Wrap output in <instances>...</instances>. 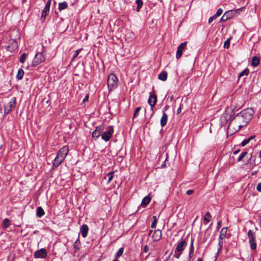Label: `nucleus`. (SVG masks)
Listing matches in <instances>:
<instances>
[{
    "mask_svg": "<svg viewBox=\"0 0 261 261\" xmlns=\"http://www.w3.org/2000/svg\"><path fill=\"white\" fill-rule=\"evenodd\" d=\"M254 114V111L252 108H247L238 114L234 118V121L238 125L239 127L241 128L250 121Z\"/></svg>",
    "mask_w": 261,
    "mask_h": 261,
    "instance_id": "1",
    "label": "nucleus"
},
{
    "mask_svg": "<svg viewBox=\"0 0 261 261\" xmlns=\"http://www.w3.org/2000/svg\"><path fill=\"white\" fill-rule=\"evenodd\" d=\"M68 151L69 148L67 146H64L60 149L54 160L53 167L57 168L62 164L67 155Z\"/></svg>",
    "mask_w": 261,
    "mask_h": 261,
    "instance_id": "2",
    "label": "nucleus"
},
{
    "mask_svg": "<svg viewBox=\"0 0 261 261\" xmlns=\"http://www.w3.org/2000/svg\"><path fill=\"white\" fill-rule=\"evenodd\" d=\"M187 243L186 241V239H181V240L178 243L176 248L175 249L174 257L176 258H179L180 255L182 253V251L185 249Z\"/></svg>",
    "mask_w": 261,
    "mask_h": 261,
    "instance_id": "3",
    "label": "nucleus"
},
{
    "mask_svg": "<svg viewBox=\"0 0 261 261\" xmlns=\"http://www.w3.org/2000/svg\"><path fill=\"white\" fill-rule=\"evenodd\" d=\"M118 79L115 74L111 73L109 75L107 80V85L109 90H111L117 85Z\"/></svg>",
    "mask_w": 261,
    "mask_h": 261,
    "instance_id": "4",
    "label": "nucleus"
},
{
    "mask_svg": "<svg viewBox=\"0 0 261 261\" xmlns=\"http://www.w3.org/2000/svg\"><path fill=\"white\" fill-rule=\"evenodd\" d=\"M45 60V58L43 55V51L38 52L33 60V65L36 66L44 62Z\"/></svg>",
    "mask_w": 261,
    "mask_h": 261,
    "instance_id": "5",
    "label": "nucleus"
},
{
    "mask_svg": "<svg viewBox=\"0 0 261 261\" xmlns=\"http://www.w3.org/2000/svg\"><path fill=\"white\" fill-rule=\"evenodd\" d=\"M249 238V243L252 250H254L256 249V244L255 241V234L253 232L252 230H249L247 233Z\"/></svg>",
    "mask_w": 261,
    "mask_h": 261,
    "instance_id": "6",
    "label": "nucleus"
},
{
    "mask_svg": "<svg viewBox=\"0 0 261 261\" xmlns=\"http://www.w3.org/2000/svg\"><path fill=\"white\" fill-rule=\"evenodd\" d=\"M114 133V128L113 126H109L106 130L101 134L102 139L105 141H108L112 137Z\"/></svg>",
    "mask_w": 261,
    "mask_h": 261,
    "instance_id": "7",
    "label": "nucleus"
},
{
    "mask_svg": "<svg viewBox=\"0 0 261 261\" xmlns=\"http://www.w3.org/2000/svg\"><path fill=\"white\" fill-rule=\"evenodd\" d=\"M16 98L13 97L12 100L10 101L7 105L5 106L4 113L8 114L11 111L12 109H14L15 107Z\"/></svg>",
    "mask_w": 261,
    "mask_h": 261,
    "instance_id": "8",
    "label": "nucleus"
},
{
    "mask_svg": "<svg viewBox=\"0 0 261 261\" xmlns=\"http://www.w3.org/2000/svg\"><path fill=\"white\" fill-rule=\"evenodd\" d=\"M47 256V253L45 249L41 248L36 251L34 253V257L36 258H45Z\"/></svg>",
    "mask_w": 261,
    "mask_h": 261,
    "instance_id": "9",
    "label": "nucleus"
},
{
    "mask_svg": "<svg viewBox=\"0 0 261 261\" xmlns=\"http://www.w3.org/2000/svg\"><path fill=\"white\" fill-rule=\"evenodd\" d=\"M187 42H184L182 43H181L177 47L176 54V58L177 59H179L182 56V51L185 48L186 46L187 45Z\"/></svg>",
    "mask_w": 261,
    "mask_h": 261,
    "instance_id": "10",
    "label": "nucleus"
},
{
    "mask_svg": "<svg viewBox=\"0 0 261 261\" xmlns=\"http://www.w3.org/2000/svg\"><path fill=\"white\" fill-rule=\"evenodd\" d=\"M104 129V126L102 125H100L96 127V129L92 133V137L97 138H98Z\"/></svg>",
    "mask_w": 261,
    "mask_h": 261,
    "instance_id": "11",
    "label": "nucleus"
},
{
    "mask_svg": "<svg viewBox=\"0 0 261 261\" xmlns=\"http://www.w3.org/2000/svg\"><path fill=\"white\" fill-rule=\"evenodd\" d=\"M157 101V97L155 94H150L148 102L151 107V110H153V107L155 105Z\"/></svg>",
    "mask_w": 261,
    "mask_h": 261,
    "instance_id": "12",
    "label": "nucleus"
},
{
    "mask_svg": "<svg viewBox=\"0 0 261 261\" xmlns=\"http://www.w3.org/2000/svg\"><path fill=\"white\" fill-rule=\"evenodd\" d=\"M153 241L156 242L160 240L162 238V231L159 229L155 230L152 236Z\"/></svg>",
    "mask_w": 261,
    "mask_h": 261,
    "instance_id": "13",
    "label": "nucleus"
},
{
    "mask_svg": "<svg viewBox=\"0 0 261 261\" xmlns=\"http://www.w3.org/2000/svg\"><path fill=\"white\" fill-rule=\"evenodd\" d=\"M89 230L88 226L86 224H83L80 228V232L83 238H86L87 236Z\"/></svg>",
    "mask_w": 261,
    "mask_h": 261,
    "instance_id": "14",
    "label": "nucleus"
},
{
    "mask_svg": "<svg viewBox=\"0 0 261 261\" xmlns=\"http://www.w3.org/2000/svg\"><path fill=\"white\" fill-rule=\"evenodd\" d=\"M236 13L237 10H231L225 12L224 14L225 15V16H226V18L228 20L232 18L236 15Z\"/></svg>",
    "mask_w": 261,
    "mask_h": 261,
    "instance_id": "15",
    "label": "nucleus"
},
{
    "mask_svg": "<svg viewBox=\"0 0 261 261\" xmlns=\"http://www.w3.org/2000/svg\"><path fill=\"white\" fill-rule=\"evenodd\" d=\"M168 120V115L166 113H163L162 117L161 119V125L162 127L165 126L167 124Z\"/></svg>",
    "mask_w": 261,
    "mask_h": 261,
    "instance_id": "16",
    "label": "nucleus"
},
{
    "mask_svg": "<svg viewBox=\"0 0 261 261\" xmlns=\"http://www.w3.org/2000/svg\"><path fill=\"white\" fill-rule=\"evenodd\" d=\"M81 246V242L79 240V238H78L74 242L73 247L74 252L79 251L80 250V247Z\"/></svg>",
    "mask_w": 261,
    "mask_h": 261,
    "instance_id": "17",
    "label": "nucleus"
},
{
    "mask_svg": "<svg viewBox=\"0 0 261 261\" xmlns=\"http://www.w3.org/2000/svg\"><path fill=\"white\" fill-rule=\"evenodd\" d=\"M151 198L149 197V194L145 197L142 200L141 205L143 206H146L150 201Z\"/></svg>",
    "mask_w": 261,
    "mask_h": 261,
    "instance_id": "18",
    "label": "nucleus"
},
{
    "mask_svg": "<svg viewBox=\"0 0 261 261\" xmlns=\"http://www.w3.org/2000/svg\"><path fill=\"white\" fill-rule=\"evenodd\" d=\"M158 78L159 80H160L162 81H166L167 78V72L165 71H163L158 75Z\"/></svg>",
    "mask_w": 261,
    "mask_h": 261,
    "instance_id": "19",
    "label": "nucleus"
},
{
    "mask_svg": "<svg viewBox=\"0 0 261 261\" xmlns=\"http://www.w3.org/2000/svg\"><path fill=\"white\" fill-rule=\"evenodd\" d=\"M44 215V211L41 206H39L37 208L36 215L38 217L41 218Z\"/></svg>",
    "mask_w": 261,
    "mask_h": 261,
    "instance_id": "20",
    "label": "nucleus"
},
{
    "mask_svg": "<svg viewBox=\"0 0 261 261\" xmlns=\"http://www.w3.org/2000/svg\"><path fill=\"white\" fill-rule=\"evenodd\" d=\"M259 62H260L259 59L256 56H254L252 59L251 64L253 66L255 67V66L258 65V64H259Z\"/></svg>",
    "mask_w": 261,
    "mask_h": 261,
    "instance_id": "21",
    "label": "nucleus"
},
{
    "mask_svg": "<svg viewBox=\"0 0 261 261\" xmlns=\"http://www.w3.org/2000/svg\"><path fill=\"white\" fill-rule=\"evenodd\" d=\"M255 136L254 135H252L250 136L249 138L244 139L241 143V145L242 146H245L251 140L253 139Z\"/></svg>",
    "mask_w": 261,
    "mask_h": 261,
    "instance_id": "22",
    "label": "nucleus"
},
{
    "mask_svg": "<svg viewBox=\"0 0 261 261\" xmlns=\"http://www.w3.org/2000/svg\"><path fill=\"white\" fill-rule=\"evenodd\" d=\"M49 9H48L45 7L44 8L43 10H42V14H41V19L42 21H43L45 20L46 16L47 15L48 12H49Z\"/></svg>",
    "mask_w": 261,
    "mask_h": 261,
    "instance_id": "23",
    "label": "nucleus"
},
{
    "mask_svg": "<svg viewBox=\"0 0 261 261\" xmlns=\"http://www.w3.org/2000/svg\"><path fill=\"white\" fill-rule=\"evenodd\" d=\"M227 231V227H223L220 231L219 237L224 239L226 237Z\"/></svg>",
    "mask_w": 261,
    "mask_h": 261,
    "instance_id": "24",
    "label": "nucleus"
},
{
    "mask_svg": "<svg viewBox=\"0 0 261 261\" xmlns=\"http://www.w3.org/2000/svg\"><path fill=\"white\" fill-rule=\"evenodd\" d=\"M67 7L68 5L66 2L60 3L59 4V9L60 11L65 9Z\"/></svg>",
    "mask_w": 261,
    "mask_h": 261,
    "instance_id": "25",
    "label": "nucleus"
},
{
    "mask_svg": "<svg viewBox=\"0 0 261 261\" xmlns=\"http://www.w3.org/2000/svg\"><path fill=\"white\" fill-rule=\"evenodd\" d=\"M194 238L192 237L191 238V243H190V248H189V252L194 253Z\"/></svg>",
    "mask_w": 261,
    "mask_h": 261,
    "instance_id": "26",
    "label": "nucleus"
},
{
    "mask_svg": "<svg viewBox=\"0 0 261 261\" xmlns=\"http://www.w3.org/2000/svg\"><path fill=\"white\" fill-rule=\"evenodd\" d=\"M249 73V70L248 68H246L244 70H243L239 75V78H241V77L246 75L247 76Z\"/></svg>",
    "mask_w": 261,
    "mask_h": 261,
    "instance_id": "27",
    "label": "nucleus"
},
{
    "mask_svg": "<svg viewBox=\"0 0 261 261\" xmlns=\"http://www.w3.org/2000/svg\"><path fill=\"white\" fill-rule=\"evenodd\" d=\"M24 75V71L22 69H19L17 71V79H21Z\"/></svg>",
    "mask_w": 261,
    "mask_h": 261,
    "instance_id": "28",
    "label": "nucleus"
},
{
    "mask_svg": "<svg viewBox=\"0 0 261 261\" xmlns=\"http://www.w3.org/2000/svg\"><path fill=\"white\" fill-rule=\"evenodd\" d=\"M136 3L137 5V11H139L140 8L142 7L143 2L142 0H136Z\"/></svg>",
    "mask_w": 261,
    "mask_h": 261,
    "instance_id": "29",
    "label": "nucleus"
},
{
    "mask_svg": "<svg viewBox=\"0 0 261 261\" xmlns=\"http://www.w3.org/2000/svg\"><path fill=\"white\" fill-rule=\"evenodd\" d=\"M123 250H124L123 248H119L118 252H117V253L115 255V257L116 258H117L119 257L120 256H121L123 253Z\"/></svg>",
    "mask_w": 261,
    "mask_h": 261,
    "instance_id": "30",
    "label": "nucleus"
},
{
    "mask_svg": "<svg viewBox=\"0 0 261 261\" xmlns=\"http://www.w3.org/2000/svg\"><path fill=\"white\" fill-rule=\"evenodd\" d=\"M15 41H14L12 43H11L10 45H9L7 47L8 50L12 52L15 50L14 48V47L15 44Z\"/></svg>",
    "mask_w": 261,
    "mask_h": 261,
    "instance_id": "31",
    "label": "nucleus"
},
{
    "mask_svg": "<svg viewBox=\"0 0 261 261\" xmlns=\"http://www.w3.org/2000/svg\"><path fill=\"white\" fill-rule=\"evenodd\" d=\"M114 172L113 171H112V172H109L107 176V177H108V183H109L111 181V180H112L113 178V174H114Z\"/></svg>",
    "mask_w": 261,
    "mask_h": 261,
    "instance_id": "32",
    "label": "nucleus"
},
{
    "mask_svg": "<svg viewBox=\"0 0 261 261\" xmlns=\"http://www.w3.org/2000/svg\"><path fill=\"white\" fill-rule=\"evenodd\" d=\"M232 39V37H230L228 38L225 42L224 44V47L228 48L230 46V40Z\"/></svg>",
    "mask_w": 261,
    "mask_h": 261,
    "instance_id": "33",
    "label": "nucleus"
},
{
    "mask_svg": "<svg viewBox=\"0 0 261 261\" xmlns=\"http://www.w3.org/2000/svg\"><path fill=\"white\" fill-rule=\"evenodd\" d=\"M42 102L44 104L46 105L47 107H49L50 104V100L49 98H46V97H44L42 99Z\"/></svg>",
    "mask_w": 261,
    "mask_h": 261,
    "instance_id": "34",
    "label": "nucleus"
},
{
    "mask_svg": "<svg viewBox=\"0 0 261 261\" xmlns=\"http://www.w3.org/2000/svg\"><path fill=\"white\" fill-rule=\"evenodd\" d=\"M204 221L208 222L211 220V215H210V213L207 212L206 214H205L204 218Z\"/></svg>",
    "mask_w": 261,
    "mask_h": 261,
    "instance_id": "35",
    "label": "nucleus"
},
{
    "mask_svg": "<svg viewBox=\"0 0 261 261\" xmlns=\"http://www.w3.org/2000/svg\"><path fill=\"white\" fill-rule=\"evenodd\" d=\"M27 56H28L27 54H26V53L22 54V55L21 56V57L20 58V62L22 63H23L25 62Z\"/></svg>",
    "mask_w": 261,
    "mask_h": 261,
    "instance_id": "36",
    "label": "nucleus"
},
{
    "mask_svg": "<svg viewBox=\"0 0 261 261\" xmlns=\"http://www.w3.org/2000/svg\"><path fill=\"white\" fill-rule=\"evenodd\" d=\"M223 239H224L222 238H220V237L219 238L218 244H219V248L218 249V251H221L222 249V248L223 246Z\"/></svg>",
    "mask_w": 261,
    "mask_h": 261,
    "instance_id": "37",
    "label": "nucleus"
},
{
    "mask_svg": "<svg viewBox=\"0 0 261 261\" xmlns=\"http://www.w3.org/2000/svg\"><path fill=\"white\" fill-rule=\"evenodd\" d=\"M10 221L8 219L6 218L3 221V226L5 228H7L10 225Z\"/></svg>",
    "mask_w": 261,
    "mask_h": 261,
    "instance_id": "38",
    "label": "nucleus"
},
{
    "mask_svg": "<svg viewBox=\"0 0 261 261\" xmlns=\"http://www.w3.org/2000/svg\"><path fill=\"white\" fill-rule=\"evenodd\" d=\"M82 49V48H81V49H77L75 50V53L73 55L72 58L71 59V61H73L77 57V56L79 54V53L80 52V51Z\"/></svg>",
    "mask_w": 261,
    "mask_h": 261,
    "instance_id": "39",
    "label": "nucleus"
},
{
    "mask_svg": "<svg viewBox=\"0 0 261 261\" xmlns=\"http://www.w3.org/2000/svg\"><path fill=\"white\" fill-rule=\"evenodd\" d=\"M247 152L246 151H244L242 152L239 158L238 159V161H241L247 154Z\"/></svg>",
    "mask_w": 261,
    "mask_h": 261,
    "instance_id": "40",
    "label": "nucleus"
},
{
    "mask_svg": "<svg viewBox=\"0 0 261 261\" xmlns=\"http://www.w3.org/2000/svg\"><path fill=\"white\" fill-rule=\"evenodd\" d=\"M254 165H259L260 163H261V158H256L254 160Z\"/></svg>",
    "mask_w": 261,
    "mask_h": 261,
    "instance_id": "41",
    "label": "nucleus"
},
{
    "mask_svg": "<svg viewBox=\"0 0 261 261\" xmlns=\"http://www.w3.org/2000/svg\"><path fill=\"white\" fill-rule=\"evenodd\" d=\"M141 107H139L135 109L134 113V115H133L134 118H135L138 116L139 112L140 110H141Z\"/></svg>",
    "mask_w": 261,
    "mask_h": 261,
    "instance_id": "42",
    "label": "nucleus"
},
{
    "mask_svg": "<svg viewBox=\"0 0 261 261\" xmlns=\"http://www.w3.org/2000/svg\"><path fill=\"white\" fill-rule=\"evenodd\" d=\"M223 13V10L221 8L219 9L215 14L217 17L220 16Z\"/></svg>",
    "mask_w": 261,
    "mask_h": 261,
    "instance_id": "43",
    "label": "nucleus"
},
{
    "mask_svg": "<svg viewBox=\"0 0 261 261\" xmlns=\"http://www.w3.org/2000/svg\"><path fill=\"white\" fill-rule=\"evenodd\" d=\"M50 4H51V0H48L45 4V8L49 10V8L50 7Z\"/></svg>",
    "mask_w": 261,
    "mask_h": 261,
    "instance_id": "44",
    "label": "nucleus"
},
{
    "mask_svg": "<svg viewBox=\"0 0 261 261\" xmlns=\"http://www.w3.org/2000/svg\"><path fill=\"white\" fill-rule=\"evenodd\" d=\"M217 17L215 15H214L213 16L210 17L208 19V23H211L214 19H215Z\"/></svg>",
    "mask_w": 261,
    "mask_h": 261,
    "instance_id": "45",
    "label": "nucleus"
},
{
    "mask_svg": "<svg viewBox=\"0 0 261 261\" xmlns=\"http://www.w3.org/2000/svg\"><path fill=\"white\" fill-rule=\"evenodd\" d=\"M226 20H227V19L226 18V16L224 14L222 16V17L221 18L220 21V22H225Z\"/></svg>",
    "mask_w": 261,
    "mask_h": 261,
    "instance_id": "46",
    "label": "nucleus"
},
{
    "mask_svg": "<svg viewBox=\"0 0 261 261\" xmlns=\"http://www.w3.org/2000/svg\"><path fill=\"white\" fill-rule=\"evenodd\" d=\"M256 189L258 192H261V182H259L257 184Z\"/></svg>",
    "mask_w": 261,
    "mask_h": 261,
    "instance_id": "47",
    "label": "nucleus"
},
{
    "mask_svg": "<svg viewBox=\"0 0 261 261\" xmlns=\"http://www.w3.org/2000/svg\"><path fill=\"white\" fill-rule=\"evenodd\" d=\"M193 192H194V191L193 190H189L187 191L186 194L188 195H190L192 194L193 193Z\"/></svg>",
    "mask_w": 261,
    "mask_h": 261,
    "instance_id": "48",
    "label": "nucleus"
},
{
    "mask_svg": "<svg viewBox=\"0 0 261 261\" xmlns=\"http://www.w3.org/2000/svg\"><path fill=\"white\" fill-rule=\"evenodd\" d=\"M156 223L157 222H152V224L151 225V227L152 228H155L156 227Z\"/></svg>",
    "mask_w": 261,
    "mask_h": 261,
    "instance_id": "49",
    "label": "nucleus"
},
{
    "mask_svg": "<svg viewBox=\"0 0 261 261\" xmlns=\"http://www.w3.org/2000/svg\"><path fill=\"white\" fill-rule=\"evenodd\" d=\"M221 223H222V221H219L218 222H217V228L219 229V228L221 227Z\"/></svg>",
    "mask_w": 261,
    "mask_h": 261,
    "instance_id": "50",
    "label": "nucleus"
},
{
    "mask_svg": "<svg viewBox=\"0 0 261 261\" xmlns=\"http://www.w3.org/2000/svg\"><path fill=\"white\" fill-rule=\"evenodd\" d=\"M144 252H147L148 251V247L147 246V245H145L144 247Z\"/></svg>",
    "mask_w": 261,
    "mask_h": 261,
    "instance_id": "51",
    "label": "nucleus"
},
{
    "mask_svg": "<svg viewBox=\"0 0 261 261\" xmlns=\"http://www.w3.org/2000/svg\"><path fill=\"white\" fill-rule=\"evenodd\" d=\"M88 98H89V96L88 95H86V97L84 98V99L83 100V102H86V101H88Z\"/></svg>",
    "mask_w": 261,
    "mask_h": 261,
    "instance_id": "52",
    "label": "nucleus"
},
{
    "mask_svg": "<svg viewBox=\"0 0 261 261\" xmlns=\"http://www.w3.org/2000/svg\"><path fill=\"white\" fill-rule=\"evenodd\" d=\"M168 106H166L165 107H164L163 108V113H165V112L168 110Z\"/></svg>",
    "mask_w": 261,
    "mask_h": 261,
    "instance_id": "53",
    "label": "nucleus"
},
{
    "mask_svg": "<svg viewBox=\"0 0 261 261\" xmlns=\"http://www.w3.org/2000/svg\"><path fill=\"white\" fill-rule=\"evenodd\" d=\"M152 218H153V222H157V218L155 216H153L152 217Z\"/></svg>",
    "mask_w": 261,
    "mask_h": 261,
    "instance_id": "54",
    "label": "nucleus"
},
{
    "mask_svg": "<svg viewBox=\"0 0 261 261\" xmlns=\"http://www.w3.org/2000/svg\"><path fill=\"white\" fill-rule=\"evenodd\" d=\"M194 255V253L189 252V258L191 259Z\"/></svg>",
    "mask_w": 261,
    "mask_h": 261,
    "instance_id": "55",
    "label": "nucleus"
},
{
    "mask_svg": "<svg viewBox=\"0 0 261 261\" xmlns=\"http://www.w3.org/2000/svg\"><path fill=\"white\" fill-rule=\"evenodd\" d=\"M181 107H179V108L177 109V114H179L180 113H181Z\"/></svg>",
    "mask_w": 261,
    "mask_h": 261,
    "instance_id": "56",
    "label": "nucleus"
},
{
    "mask_svg": "<svg viewBox=\"0 0 261 261\" xmlns=\"http://www.w3.org/2000/svg\"><path fill=\"white\" fill-rule=\"evenodd\" d=\"M239 152H240V149L236 150L233 151V154H236L238 153Z\"/></svg>",
    "mask_w": 261,
    "mask_h": 261,
    "instance_id": "57",
    "label": "nucleus"
},
{
    "mask_svg": "<svg viewBox=\"0 0 261 261\" xmlns=\"http://www.w3.org/2000/svg\"><path fill=\"white\" fill-rule=\"evenodd\" d=\"M258 158H261V150H260L258 152Z\"/></svg>",
    "mask_w": 261,
    "mask_h": 261,
    "instance_id": "58",
    "label": "nucleus"
},
{
    "mask_svg": "<svg viewBox=\"0 0 261 261\" xmlns=\"http://www.w3.org/2000/svg\"><path fill=\"white\" fill-rule=\"evenodd\" d=\"M197 261H202V260L201 258H199Z\"/></svg>",
    "mask_w": 261,
    "mask_h": 261,
    "instance_id": "59",
    "label": "nucleus"
},
{
    "mask_svg": "<svg viewBox=\"0 0 261 261\" xmlns=\"http://www.w3.org/2000/svg\"><path fill=\"white\" fill-rule=\"evenodd\" d=\"M26 1V0H22V3H24Z\"/></svg>",
    "mask_w": 261,
    "mask_h": 261,
    "instance_id": "60",
    "label": "nucleus"
},
{
    "mask_svg": "<svg viewBox=\"0 0 261 261\" xmlns=\"http://www.w3.org/2000/svg\"><path fill=\"white\" fill-rule=\"evenodd\" d=\"M113 261H119V260L117 259H115L113 260Z\"/></svg>",
    "mask_w": 261,
    "mask_h": 261,
    "instance_id": "61",
    "label": "nucleus"
},
{
    "mask_svg": "<svg viewBox=\"0 0 261 261\" xmlns=\"http://www.w3.org/2000/svg\"><path fill=\"white\" fill-rule=\"evenodd\" d=\"M153 114V113H152L151 114V117H152V116Z\"/></svg>",
    "mask_w": 261,
    "mask_h": 261,
    "instance_id": "62",
    "label": "nucleus"
}]
</instances>
